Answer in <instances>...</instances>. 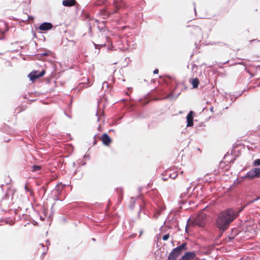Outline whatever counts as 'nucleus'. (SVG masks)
I'll use <instances>...</instances> for the list:
<instances>
[{"label": "nucleus", "mask_w": 260, "mask_h": 260, "mask_svg": "<svg viewBox=\"0 0 260 260\" xmlns=\"http://www.w3.org/2000/svg\"><path fill=\"white\" fill-rule=\"evenodd\" d=\"M236 217L235 211L231 209L221 212L216 220L217 228L220 230L225 231Z\"/></svg>", "instance_id": "f257e3e1"}, {"label": "nucleus", "mask_w": 260, "mask_h": 260, "mask_svg": "<svg viewBox=\"0 0 260 260\" xmlns=\"http://www.w3.org/2000/svg\"><path fill=\"white\" fill-rule=\"evenodd\" d=\"M187 249L186 243H182L180 246L172 250L169 254L167 260H176L180 255Z\"/></svg>", "instance_id": "f03ea898"}, {"label": "nucleus", "mask_w": 260, "mask_h": 260, "mask_svg": "<svg viewBox=\"0 0 260 260\" xmlns=\"http://www.w3.org/2000/svg\"><path fill=\"white\" fill-rule=\"evenodd\" d=\"M45 73V71L44 70H43L41 72L34 71L29 74L28 77L31 81H34L36 79L44 76Z\"/></svg>", "instance_id": "7ed1b4c3"}, {"label": "nucleus", "mask_w": 260, "mask_h": 260, "mask_svg": "<svg viewBox=\"0 0 260 260\" xmlns=\"http://www.w3.org/2000/svg\"><path fill=\"white\" fill-rule=\"evenodd\" d=\"M195 257V252H186L179 260H192Z\"/></svg>", "instance_id": "20e7f679"}, {"label": "nucleus", "mask_w": 260, "mask_h": 260, "mask_svg": "<svg viewBox=\"0 0 260 260\" xmlns=\"http://www.w3.org/2000/svg\"><path fill=\"white\" fill-rule=\"evenodd\" d=\"M100 139L102 140L103 143L107 146L109 145L112 142L111 139L106 133L103 134L101 137Z\"/></svg>", "instance_id": "39448f33"}, {"label": "nucleus", "mask_w": 260, "mask_h": 260, "mask_svg": "<svg viewBox=\"0 0 260 260\" xmlns=\"http://www.w3.org/2000/svg\"><path fill=\"white\" fill-rule=\"evenodd\" d=\"M37 254H41L42 258L44 257V255L46 254L47 250V248L43 244H39L38 246Z\"/></svg>", "instance_id": "423d86ee"}, {"label": "nucleus", "mask_w": 260, "mask_h": 260, "mask_svg": "<svg viewBox=\"0 0 260 260\" xmlns=\"http://www.w3.org/2000/svg\"><path fill=\"white\" fill-rule=\"evenodd\" d=\"M53 27V25L49 22H44L39 26V29L42 31H45L51 29Z\"/></svg>", "instance_id": "0eeeda50"}, {"label": "nucleus", "mask_w": 260, "mask_h": 260, "mask_svg": "<svg viewBox=\"0 0 260 260\" xmlns=\"http://www.w3.org/2000/svg\"><path fill=\"white\" fill-rule=\"evenodd\" d=\"M253 166H260V159H255L253 164ZM253 170L254 171L256 176L257 178L260 177V168H253Z\"/></svg>", "instance_id": "6e6552de"}, {"label": "nucleus", "mask_w": 260, "mask_h": 260, "mask_svg": "<svg viewBox=\"0 0 260 260\" xmlns=\"http://www.w3.org/2000/svg\"><path fill=\"white\" fill-rule=\"evenodd\" d=\"M193 111H190L188 114L187 115V126H191L193 125Z\"/></svg>", "instance_id": "1a4fd4ad"}, {"label": "nucleus", "mask_w": 260, "mask_h": 260, "mask_svg": "<svg viewBox=\"0 0 260 260\" xmlns=\"http://www.w3.org/2000/svg\"><path fill=\"white\" fill-rule=\"evenodd\" d=\"M76 2L75 0H63L62 5L65 7H71L75 5Z\"/></svg>", "instance_id": "9d476101"}, {"label": "nucleus", "mask_w": 260, "mask_h": 260, "mask_svg": "<svg viewBox=\"0 0 260 260\" xmlns=\"http://www.w3.org/2000/svg\"><path fill=\"white\" fill-rule=\"evenodd\" d=\"M8 30L7 24L4 21H0V33L4 34Z\"/></svg>", "instance_id": "9b49d317"}, {"label": "nucleus", "mask_w": 260, "mask_h": 260, "mask_svg": "<svg viewBox=\"0 0 260 260\" xmlns=\"http://www.w3.org/2000/svg\"><path fill=\"white\" fill-rule=\"evenodd\" d=\"M245 177L249 179L257 178L253 169L247 172Z\"/></svg>", "instance_id": "f8f14e48"}, {"label": "nucleus", "mask_w": 260, "mask_h": 260, "mask_svg": "<svg viewBox=\"0 0 260 260\" xmlns=\"http://www.w3.org/2000/svg\"><path fill=\"white\" fill-rule=\"evenodd\" d=\"M203 220L200 222H198V220H199V217L198 218L196 217V224H198L200 226H203L205 224V221L204 219V215H202Z\"/></svg>", "instance_id": "ddd939ff"}, {"label": "nucleus", "mask_w": 260, "mask_h": 260, "mask_svg": "<svg viewBox=\"0 0 260 260\" xmlns=\"http://www.w3.org/2000/svg\"><path fill=\"white\" fill-rule=\"evenodd\" d=\"M116 191H117L119 199L121 200L122 199V194H123L122 189L121 188H117L116 189Z\"/></svg>", "instance_id": "4468645a"}, {"label": "nucleus", "mask_w": 260, "mask_h": 260, "mask_svg": "<svg viewBox=\"0 0 260 260\" xmlns=\"http://www.w3.org/2000/svg\"><path fill=\"white\" fill-rule=\"evenodd\" d=\"M41 169V167L39 165H34L31 168L32 172H36L40 171Z\"/></svg>", "instance_id": "2eb2a0df"}, {"label": "nucleus", "mask_w": 260, "mask_h": 260, "mask_svg": "<svg viewBox=\"0 0 260 260\" xmlns=\"http://www.w3.org/2000/svg\"><path fill=\"white\" fill-rule=\"evenodd\" d=\"M129 202H130V204H131L129 206H130V208L132 209H133V208L135 206L136 200L134 198H131Z\"/></svg>", "instance_id": "dca6fc26"}, {"label": "nucleus", "mask_w": 260, "mask_h": 260, "mask_svg": "<svg viewBox=\"0 0 260 260\" xmlns=\"http://www.w3.org/2000/svg\"><path fill=\"white\" fill-rule=\"evenodd\" d=\"M169 237H170V235L169 234H166L162 236V239L164 241H166L169 238Z\"/></svg>", "instance_id": "f3484780"}, {"label": "nucleus", "mask_w": 260, "mask_h": 260, "mask_svg": "<svg viewBox=\"0 0 260 260\" xmlns=\"http://www.w3.org/2000/svg\"><path fill=\"white\" fill-rule=\"evenodd\" d=\"M191 83L192 85V88H195V78L191 80Z\"/></svg>", "instance_id": "a211bd4d"}, {"label": "nucleus", "mask_w": 260, "mask_h": 260, "mask_svg": "<svg viewBox=\"0 0 260 260\" xmlns=\"http://www.w3.org/2000/svg\"><path fill=\"white\" fill-rule=\"evenodd\" d=\"M118 8L117 7H116V8H115V10L113 12H111L110 14H114V13H116L118 11Z\"/></svg>", "instance_id": "6ab92c4d"}, {"label": "nucleus", "mask_w": 260, "mask_h": 260, "mask_svg": "<svg viewBox=\"0 0 260 260\" xmlns=\"http://www.w3.org/2000/svg\"><path fill=\"white\" fill-rule=\"evenodd\" d=\"M158 71H159L158 69H156L154 70L153 73L155 74H158Z\"/></svg>", "instance_id": "aec40b11"}, {"label": "nucleus", "mask_w": 260, "mask_h": 260, "mask_svg": "<svg viewBox=\"0 0 260 260\" xmlns=\"http://www.w3.org/2000/svg\"><path fill=\"white\" fill-rule=\"evenodd\" d=\"M196 88H197L198 86V84H199V81L198 79L196 78Z\"/></svg>", "instance_id": "412c9836"}, {"label": "nucleus", "mask_w": 260, "mask_h": 260, "mask_svg": "<svg viewBox=\"0 0 260 260\" xmlns=\"http://www.w3.org/2000/svg\"><path fill=\"white\" fill-rule=\"evenodd\" d=\"M43 54H44L45 56H47V53H44Z\"/></svg>", "instance_id": "4be33fe9"}, {"label": "nucleus", "mask_w": 260, "mask_h": 260, "mask_svg": "<svg viewBox=\"0 0 260 260\" xmlns=\"http://www.w3.org/2000/svg\"><path fill=\"white\" fill-rule=\"evenodd\" d=\"M170 95H168V96H167V98H170Z\"/></svg>", "instance_id": "5701e85b"}]
</instances>
